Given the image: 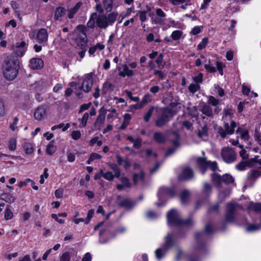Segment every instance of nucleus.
<instances>
[{"mask_svg":"<svg viewBox=\"0 0 261 261\" xmlns=\"http://www.w3.org/2000/svg\"><path fill=\"white\" fill-rule=\"evenodd\" d=\"M154 140L160 143H163L165 141L166 137L160 132H155L154 134Z\"/></svg>","mask_w":261,"mask_h":261,"instance_id":"473e14b6","label":"nucleus"},{"mask_svg":"<svg viewBox=\"0 0 261 261\" xmlns=\"http://www.w3.org/2000/svg\"><path fill=\"white\" fill-rule=\"evenodd\" d=\"M208 102L213 106H217L219 103V100L214 96H211L208 97Z\"/></svg>","mask_w":261,"mask_h":261,"instance_id":"13d9d810","label":"nucleus"},{"mask_svg":"<svg viewBox=\"0 0 261 261\" xmlns=\"http://www.w3.org/2000/svg\"><path fill=\"white\" fill-rule=\"evenodd\" d=\"M36 39L40 43L46 42L48 39V33L45 29H40L36 36Z\"/></svg>","mask_w":261,"mask_h":261,"instance_id":"dca6fc26","label":"nucleus"},{"mask_svg":"<svg viewBox=\"0 0 261 261\" xmlns=\"http://www.w3.org/2000/svg\"><path fill=\"white\" fill-rule=\"evenodd\" d=\"M18 68L13 60H6L3 66V72L7 80H14L18 73Z\"/></svg>","mask_w":261,"mask_h":261,"instance_id":"7ed1b4c3","label":"nucleus"},{"mask_svg":"<svg viewBox=\"0 0 261 261\" xmlns=\"http://www.w3.org/2000/svg\"><path fill=\"white\" fill-rule=\"evenodd\" d=\"M93 85V78L91 74H87L84 77L81 86L82 89L86 93L91 89Z\"/></svg>","mask_w":261,"mask_h":261,"instance_id":"1a4fd4ad","label":"nucleus"},{"mask_svg":"<svg viewBox=\"0 0 261 261\" xmlns=\"http://www.w3.org/2000/svg\"><path fill=\"white\" fill-rule=\"evenodd\" d=\"M153 111V108H150L148 111L147 112V113L145 114L144 119L146 122H148L150 118V117L152 115Z\"/></svg>","mask_w":261,"mask_h":261,"instance_id":"774afa93","label":"nucleus"},{"mask_svg":"<svg viewBox=\"0 0 261 261\" xmlns=\"http://www.w3.org/2000/svg\"><path fill=\"white\" fill-rule=\"evenodd\" d=\"M197 163L202 170V173L204 174L205 170L210 168L212 171H215L217 168V165L216 162L207 161L205 159L198 158L197 159Z\"/></svg>","mask_w":261,"mask_h":261,"instance_id":"0eeeda50","label":"nucleus"},{"mask_svg":"<svg viewBox=\"0 0 261 261\" xmlns=\"http://www.w3.org/2000/svg\"><path fill=\"white\" fill-rule=\"evenodd\" d=\"M98 137H93L90 142V145L93 146L94 144L96 143L98 146H100L102 143L101 140H98Z\"/></svg>","mask_w":261,"mask_h":261,"instance_id":"bf43d9fd","label":"nucleus"},{"mask_svg":"<svg viewBox=\"0 0 261 261\" xmlns=\"http://www.w3.org/2000/svg\"><path fill=\"white\" fill-rule=\"evenodd\" d=\"M188 89L190 92L195 93L200 89V86L196 83H192L189 85Z\"/></svg>","mask_w":261,"mask_h":261,"instance_id":"de8ad7c7","label":"nucleus"},{"mask_svg":"<svg viewBox=\"0 0 261 261\" xmlns=\"http://www.w3.org/2000/svg\"><path fill=\"white\" fill-rule=\"evenodd\" d=\"M208 128L206 124H205L201 129L198 130V136L200 138H203L207 136Z\"/></svg>","mask_w":261,"mask_h":261,"instance_id":"4c0bfd02","label":"nucleus"},{"mask_svg":"<svg viewBox=\"0 0 261 261\" xmlns=\"http://www.w3.org/2000/svg\"><path fill=\"white\" fill-rule=\"evenodd\" d=\"M248 208L249 210H252L255 212H261V203H250Z\"/></svg>","mask_w":261,"mask_h":261,"instance_id":"f704fd0d","label":"nucleus"},{"mask_svg":"<svg viewBox=\"0 0 261 261\" xmlns=\"http://www.w3.org/2000/svg\"><path fill=\"white\" fill-rule=\"evenodd\" d=\"M236 123L234 121H232L230 124L225 122V128L228 134L231 135L234 133V128L236 127Z\"/></svg>","mask_w":261,"mask_h":261,"instance_id":"cd10ccee","label":"nucleus"},{"mask_svg":"<svg viewBox=\"0 0 261 261\" xmlns=\"http://www.w3.org/2000/svg\"><path fill=\"white\" fill-rule=\"evenodd\" d=\"M208 43V39L206 38H203L201 42H200L197 45V49L200 50L205 47Z\"/></svg>","mask_w":261,"mask_h":261,"instance_id":"864d4df0","label":"nucleus"},{"mask_svg":"<svg viewBox=\"0 0 261 261\" xmlns=\"http://www.w3.org/2000/svg\"><path fill=\"white\" fill-rule=\"evenodd\" d=\"M34 144L28 140H24L22 144V148L26 155H29L33 153L35 149Z\"/></svg>","mask_w":261,"mask_h":261,"instance_id":"9d476101","label":"nucleus"},{"mask_svg":"<svg viewBox=\"0 0 261 261\" xmlns=\"http://www.w3.org/2000/svg\"><path fill=\"white\" fill-rule=\"evenodd\" d=\"M172 137L174 138V140H172V143L173 145V148H169L165 154L166 156H168L172 154L175 149L179 146V137L178 135L176 133H174L172 134Z\"/></svg>","mask_w":261,"mask_h":261,"instance_id":"ddd939ff","label":"nucleus"},{"mask_svg":"<svg viewBox=\"0 0 261 261\" xmlns=\"http://www.w3.org/2000/svg\"><path fill=\"white\" fill-rule=\"evenodd\" d=\"M144 173L140 170L139 173H134L133 175V180L135 184L143 182L144 180Z\"/></svg>","mask_w":261,"mask_h":261,"instance_id":"2f4dec72","label":"nucleus"},{"mask_svg":"<svg viewBox=\"0 0 261 261\" xmlns=\"http://www.w3.org/2000/svg\"><path fill=\"white\" fill-rule=\"evenodd\" d=\"M48 169L45 168L44 169L43 173L41 175L39 182L41 184H43L44 182V179H46L48 177V173L47 172Z\"/></svg>","mask_w":261,"mask_h":261,"instance_id":"4d7b16f0","label":"nucleus"},{"mask_svg":"<svg viewBox=\"0 0 261 261\" xmlns=\"http://www.w3.org/2000/svg\"><path fill=\"white\" fill-rule=\"evenodd\" d=\"M96 23L97 26L100 29H106L109 25L107 17L105 14L97 15Z\"/></svg>","mask_w":261,"mask_h":261,"instance_id":"f8f14e48","label":"nucleus"},{"mask_svg":"<svg viewBox=\"0 0 261 261\" xmlns=\"http://www.w3.org/2000/svg\"><path fill=\"white\" fill-rule=\"evenodd\" d=\"M118 16V13L116 11H113L108 14L107 17L109 25H112L114 23Z\"/></svg>","mask_w":261,"mask_h":261,"instance_id":"c756f323","label":"nucleus"},{"mask_svg":"<svg viewBox=\"0 0 261 261\" xmlns=\"http://www.w3.org/2000/svg\"><path fill=\"white\" fill-rule=\"evenodd\" d=\"M189 114L193 117H197L198 115V112L197 111V108L195 107H193L189 109Z\"/></svg>","mask_w":261,"mask_h":261,"instance_id":"e2e57ef3","label":"nucleus"},{"mask_svg":"<svg viewBox=\"0 0 261 261\" xmlns=\"http://www.w3.org/2000/svg\"><path fill=\"white\" fill-rule=\"evenodd\" d=\"M89 114L88 113L86 112L84 113L81 120V124L82 125V126L84 127L86 125L87 121L89 118Z\"/></svg>","mask_w":261,"mask_h":261,"instance_id":"052dcab7","label":"nucleus"},{"mask_svg":"<svg viewBox=\"0 0 261 261\" xmlns=\"http://www.w3.org/2000/svg\"><path fill=\"white\" fill-rule=\"evenodd\" d=\"M82 5V3L81 2H78L73 8H70L68 10V17L69 19H72L74 17V15L79 11Z\"/></svg>","mask_w":261,"mask_h":261,"instance_id":"4be33fe9","label":"nucleus"},{"mask_svg":"<svg viewBox=\"0 0 261 261\" xmlns=\"http://www.w3.org/2000/svg\"><path fill=\"white\" fill-rule=\"evenodd\" d=\"M70 255L68 252L63 253L60 257V261H70Z\"/></svg>","mask_w":261,"mask_h":261,"instance_id":"603ef678","label":"nucleus"},{"mask_svg":"<svg viewBox=\"0 0 261 261\" xmlns=\"http://www.w3.org/2000/svg\"><path fill=\"white\" fill-rule=\"evenodd\" d=\"M182 34V32L181 31L179 30H176L172 33L171 37L173 40L177 41L181 38Z\"/></svg>","mask_w":261,"mask_h":261,"instance_id":"a19ab883","label":"nucleus"},{"mask_svg":"<svg viewBox=\"0 0 261 261\" xmlns=\"http://www.w3.org/2000/svg\"><path fill=\"white\" fill-rule=\"evenodd\" d=\"M247 166L252 167L255 165L257 163L256 162V156L254 158H252L246 161Z\"/></svg>","mask_w":261,"mask_h":261,"instance_id":"338daca9","label":"nucleus"},{"mask_svg":"<svg viewBox=\"0 0 261 261\" xmlns=\"http://www.w3.org/2000/svg\"><path fill=\"white\" fill-rule=\"evenodd\" d=\"M167 221L169 226L190 227L193 224L191 219L182 220L179 213L175 210H170L167 214Z\"/></svg>","mask_w":261,"mask_h":261,"instance_id":"f03ea898","label":"nucleus"},{"mask_svg":"<svg viewBox=\"0 0 261 261\" xmlns=\"http://www.w3.org/2000/svg\"><path fill=\"white\" fill-rule=\"evenodd\" d=\"M204 62L205 63L204 67L207 72L214 73L216 71V68L210 64V60L207 63H206V61H204Z\"/></svg>","mask_w":261,"mask_h":261,"instance_id":"ea45409f","label":"nucleus"},{"mask_svg":"<svg viewBox=\"0 0 261 261\" xmlns=\"http://www.w3.org/2000/svg\"><path fill=\"white\" fill-rule=\"evenodd\" d=\"M125 93L127 96L132 101L135 102H138L140 100V98L138 96L134 97L132 95V93L129 91H126Z\"/></svg>","mask_w":261,"mask_h":261,"instance_id":"680f3d73","label":"nucleus"},{"mask_svg":"<svg viewBox=\"0 0 261 261\" xmlns=\"http://www.w3.org/2000/svg\"><path fill=\"white\" fill-rule=\"evenodd\" d=\"M0 199L6 202L11 203L15 200V197L9 193H3L0 195Z\"/></svg>","mask_w":261,"mask_h":261,"instance_id":"b1692460","label":"nucleus"},{"mask_svg":"<svg viewBox=\"0 0 261 261\" xmlns=\"http://www.w3.org/2000/svg\"><path fill=\"white\" fill-rule=\"evenodd\" d=\"M180 108V103L173 102L166 108L161 109L162 114L156 120V125L159 127L163 126L169 121V118L174 115Z\"/></svg>","mask_w":261,"mask_h":261,"instance_id":"f257e3e1","label":"nucleus"},{"mask_svg":"<svg viewBox=\"0 0 261 261\" xmlns=\"http://www.w3.org/2000/svg\"><path fill=\"white\" fill-rule=\"evenodd\" d=\"M66 12V10L63 7H58L56 9L54 18L56 20L59 19V18L63 16Z\"/></svg>","mask_w":261,"mask_h":261,"instance_id":"72a5a7b5","label":"nucleus"},{"mask_svg":"<svg viewBox=\"0 0 261 261\" xmlns=\"http://www.w3.org/2000/svg\"><path fill=\"white\" fill-rule=\"evenodd\" d=\"M113 3V0H103V7L107 11H110L112 9Z\"/></svg>","mask_w":261,"mask_h":261,"instance_id":"58836bf2","label":"nucleus"},{"mask_svg":"<svg viewBox=\"0 0 261 261\" xmlns=\"http://www.w3.org/2000/svg\"><path fill=\"white\" fill-rule=\"evenodd\" d=\"M190 193L188 190L183 191L180 194V200L182 203H186L188 201Z\"/></svg>","mask_w":261,"mask_h":261,"instance_id":"c9c22d12","label":"nucleus"},{"mask_svg":"<svg viewBox=\"0 0 261 261\" xmlns=\"http://www.w3.org/2000/svg\"><path fill=\"white\" fill-rule=\"evenodd\" d=\"M81 137V134L79 130H74L71 133V137L73 139L77 140Z\"/></svg>","mask_w":261,"mask_h":261,"instance_id":"69168bd1","label":"nucleus"},{"mask_svg":"<svg viewBox=\"0 0 261 261\" xmlns=\"http://www.w3.org/2000/svg\"><path fill=\"white\" fill-rule=\"evenodd\" d=\"M56 149L54 141H51L46 146V153L49 155H51L56 151Z\"/></svg>","mask_w":261,"mask_h":261,"instance_id":"7c9ffc66","label":"nucleus"},{"mask_svg":"<svg viewBox=\"0 0 261 261\" xmlns=\"http://www.w3.org/2000/svg\"><path fill=\"white\" fill-rule=\"evenodd\" d=\"M106 114V110L103 107L101 108L99 111L98 116L95 122V125H98L100 127L101 125L103 123L104 120H105Z\"/></svg>","mask_w":261,"mask_h":261,"instance_id":"a211bd4d","label":"nucleus"},{"mask_svg":"<svg viewBox=\"0 0 261 261\" xmlns=\"http://www.w3.org/2000/svg\"><path fill=\"white\" fill-rule=\"evenodd\" d=\"M233 110L230 108H226L223 110V120L224 123L227 120H231L233 116Z\"/></svg>","mask_w":261,"mask_h":261,"instance_id":"412c9836","label":"nucleus"},{"mask_svg":"<svg viewBox=\"0 0 261 261\" xmlns=\"http://www.w3.org/2000/svg\"><path fill=\"white\" fill-rule=\"evenodd\" d=\"M176 238V235L168 233L165 238L164 244L155 251V257L158 259L160 260L164 256L167 250L174 245L173 240Z\"/></svg>","mask_w":261,"mask_h":261,"instance_id":"20e7f679","label":"nucleus"},{"mask_svg":"<svg viewBox=\"0 0 261 261\" xmlns=\"http://www.w3.org/2000/svg\"><path fill=\"white\" fill-rule=\"evenodd\" d=\"M261 175V168L257 170H253L250 171L247 175V177L251 180H255Z\"/></svg>","mask_w":261,"mask_h":261,"instance_id":"a878e982","label":"nucleus"},{"mask_svg":"<svg viewBox=\"0 0 261 261\" xmlns=\"http://www.w3.org/2000/svg\"><path fill=\"white\" fill-rule=\"evenodd\" d=\"M201 112L203 114L211 117L213 116V110L210 106L204 104L201 108Z\"/></svg>","mask_w":261,"mask_h":261,"instance_id":"c85d7f7f","label":"nucleus"},{"mask_svg":"<svg viewBox=\"0 0 261 261\" xmlns=\"http://www.w3.org/2000/svg\"><path fill=\"white\" fill-rule=\"evenodd\" d=\"M76 44L82 49L85 48L87 44V36L84 31H80L78 37L75 39Z\"/></svg>","mask_w":261,"mask_h":261,"instance_id":"4468645a","label":"nucleus"},{"mask_svg":"<svg viewBox=\"0 0 261 261\" xmlns=\"http://www.w3.org/2000/svg\"><path fill=\"white\" fill-rule=\"evenodd\" d=\"M47 89V85L44 80H41L31 86V89L38 92H44Z\"/></svg>","mask_w":261,"mask_h":261,"instance_id":"9b49d317","label":"nucleus"},{"mask_svg":"<svg viewBox=\"0 0 261 261\" xmlns=\"http://www.w3.org/2000/svg\"><path fill=\"white\" fill-rule=\"evenodd\" d=\"M14 50L18 56H23L27 50L26 43L24 41H21L16 43Z\"/></svg>","mask_w":261,"mask_h":261,"instance_id":"f3484780","label":"nucleus"},{"mask_svg":"<svg viewBox=\"0 0 261 261\" xmlns=\"http://www.w3.org/2000/svg\"><path fill=\"white\" fill-rule=\"evenodd\" d=\"M13 214L12 211L8 207H6L5 211L4 217L6 220H10L12 218Z\"/></svg>","mask_w":261,"mask_h":261,"instance_id":"09e8293b","label":"nucleus"},{"mask_svg":"<svg viewBox=\"0 0 261 261\" xmlns=\"http://www.w3.org/2000/svg\"><path fill=\"white\" fill-rule=\"evenodd\" d=\"M230 192H231L230 190H228V189L225 190L223 191V192H220L219 194V199H220L221 200H223L226 197H228L230 195Z\"/></svg>","mask_w":261,"mask_h":261,"instance_id":"3c124183","label":"nucleus"},{"mask_svg":"<svg viewBox=\"0 0 261 261\" xmlns=\"http://www.w3.org/2000/svg\"><path fill=\"white\" fill-rule=\"evenodd\" d=\"M193 176L192 170L189 167H185L183 169L182 172L179 176L180 179H189Z\"/></svg>","mask_w":261,"mask_h":261,"instance_id":"6ab92c4d","label":"nucleus"},{"mask_svg":"<svg viewBox=\"0 0 261 261\" xmlns=\"http://www.w3.org/2000/svg\"><path fill=\"white\" fill-rule=\"evenodd\" d=\"M212 178L213 181L218 186L222 182V177L217 174H213Z\"/></svg>","mask_w":261,"mask_h":261,"instance_id":"37998d69","label":"nucleus"},{"mask_svg":"<svg viewBox=\"0 0 261 261\" xmlns=\"http://www.w3.org/2000/svg\"><path fill=\"white\" fill-rule=\"evenodd\" d=\"M174 191L173 189L166 187H161L158 191V196L159 200L162 201L168 198L172 197L174 195Z\"/></svg>","mask_w":261,"mask_h":261,"instance_id":"6e6552de","label":"nucleus"},{"mask_svg":"<svg viewBox=\"0 0 261 261\" xmlns=\"http://www.w3.org/2000/svg\"><path fill=\"white\" fill-rule=\"evenodd\" d=\"M97 16L96 13H93L92 14L90 19L87 22V26L90 28H93L95 25V19H96Z\"/></svg>","mask_w":261,"mask_h":261,"instance_id":"a18cd8bd","label":"nucleus"},{"mask_svg":"<svg viewBox=\"0 0 261 261\" xmlns=\"http://www.w3.org/2000/svg\"><path fill=\"white\" fill-rule=\"evenodd\" d=\"M242 208V206L234 203H229L227 205V212L225 219L227 222H232L238 216V211Z\"/></svg>","mask_w":261,"mask_h":261,"instance_id":"39448f33","label":"nucleus"},{"mask_svg":"<svg viewBox=\"0 0 261 261\" xmlns=\"http://www.w3.org/2000/svg\"><path fill=\"white\" fill-rule=\"evenodd\" d=\"M101 158V155L97 153H92L90 155L89 159L87 161V164H90L91 163L95 160H100Z\"/></svg>","mask_w":261,"mask_h":261,"instance_id":"c03bdc74","label":"nucleus"},{"mask_svg":"<svg viewBox=\"0 0 261 261\" xmlns=\"http://www.w3.org/2000/svg\"><path fill=\"white\" fill-rule=\"evenodd\" d=\"M16 146V138L12 137L8 141V147L11 151H14Z\"/></svg>","mask_w":261,"mask_h":261,"instance_id":"e433bc0d","label":"nucleus"},{"mask_svg":"<svg viewBox=\"0 0 261 261\" xmlns=\"http://www.w3.org/2000/svg\"><path fill=\"white\" fill-rule=\"evenodd\" d=\"M134 75V72L132 70L129 69L126 65L122 66V70L119 73V75L122 77L130 76Z\"/></svg>","mask_w":261,"mask_h":261,"instance_id":"393cba45","label":"nucleus"},{"mask_svg":"<svg viewBox=\"0 0 261 261\" xmlns=\"http://www.w3.org/2000/svg\"><path fill=\"white\" fill-rule=\"evenodd\" d=\"M43 61L39 58H33L30 60V66L34 69H41L43 67Z\"/></svg>","mask_w":261,"mask_h":261,"instance_id":"aec40b11","label":"nucleus"},{"mask_svg":"<svg viewBox=\"0 0 261 261\" xmlns=\"http://www.w3.org/2000/svg\"><path fill=\"white\" fill-rule=\"evenodd\" d=\"M260 228H261V225H254V224H251V225H249L247 227L246 230L249 232H252V231H254L257 230L259 229H260Z\"/></svg>","mask_w":261,"mask_h":261,"instance_id":"6e6d98bb","label":"nucleus"},{"mask_svg":"<svg viewBox=\"0 0 261 261\" xmlns=\"http://www.w3.org/2000/svg\"><path fill=\"white\" fill-rule=\"evenodd\" d=\"M237 133H239L240 135V137L244 141H248L250 138V136L249 135L248 130L242 128H238L237 130Z\"/></svg>","mask_w":261,"mask_h":261,"instance_id":"bb28decb","label":"nucleus"},{"mask_svg":"<svg viewBox=\"0 0 261 261\" xmlns=\"http://www.w3.org/2000/svg\"><path fill=\"white\" fill-rule=\"evenodd\" d=\"M233 178L229 174H225L222 176V182L230 184L233 182Z\"/></svg>","mask_w":261,"mask_h":261,"instance_id":"8fccbe9b","label":"nucleus"},{"mask_svg":"<svg viewBox=\"0 0 261 261\" xmlns=\"http://www.w3.org/2000/svg\"><path fill=\"white\" fill-rule=\"evenodd\" d=\"M221 155L223 160L228 164L232 163L236 160V153L232 148L229 147L223 148Z\"/></svg>","mask_w":261,"mask_h":261,"instance_id":"423d86ee","label":"nucleus"},{"mask_svg":"<svg viewBox=\"0 0 261 261\" xmlns=\"http://www.w3.org/2000/svg\"><path fill=\"white\" fill-rule=\"evenodd\" d=\"M152 100V96L149 94H145L143 97L141 103L142 105V106L144 107L147 103L151 102Z\"/></svg>","mask_w":261,"mask_h":261,"instance_id":"49530a36","label":"nucleus"},{"mask_svg":"<svg viewBox=\"0 0 261 261\" xmlns=\"http://www.w3.org/2000/svg\"><path fill=\"white\" fill-rule=\"evenodd\" d=\"M193 79L196 84H199V83H201L202 82L203 74L202 73H200L197 76L193 77Z\"/></svg>","mask_w":261,"mask_h":261,"instance_id":"0e129e2a","label":"nucleus"},{"mask_svg":"<svg viewBox=\"0 0 261 261\" xmlns=\"http://www.w3.org/2000/svg\"><path fill=\"white\" fill-rule=\"evenodd\" d=\"M100 172L102 175V177L105 179L108 180H112L114 179V176H115V175H114L112 172H107L104 173L102 170H100Z\"/></svg>","mask_w":261,"mask_h":261,"instance_id":"79ce46f5","label":"nucleus"},{"mask_svg":"<svg viewBox=\"0 0 261 261\" xmlns=\"http://www.w3.org/2000/svg\"><path fill=\"white\" fill-rule=\"evenodd\" d=\"M46 107L43 106L38 107L35 110L34 115L36 119L42 120L46 114Z\"/></svg>","mask_w":261,"mask_h":261,"instance_id":"2eb2a0df","label":"nucleus"},{"mask_svg":"<svg viewBox=\"0 0 261 261\" xmlns=\"http://www.w3.org/2000/svg\"><path fill=\"white\" fill-rule=\"evenodd\" d=\"M182 258L185 259L186 261H200V260L198 259L195 260L193 257H189L180 250H178L176 255L175 259L177 261H179Z\"/></svg>","mask_w":261,"mask_h":261,"instance_id":"5701e85b","label":"nucleus"},{"mask_svg":"<svg viewBox=\"0 0 261 261\" xmlns=\"http://www.w3.org/2000/svg\"><path fill=\"white\" fill-rule=\"evenodd\" d=\"M94 214V211L93 210H90L88 211L87 216L85 219V223L88 224L91 220V219L93 217Z\"/></svg>","mask_w":261,"mask_h":261,"instance_id":"5fc2aeb1","label":"nucleus"}]
</instances>
